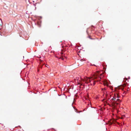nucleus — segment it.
Returning a JSON list of instances; mask_svg holds the SVG:
<instances>
[{
    "instance_id": "obj_1",
    "label": "nucleus",
    "mask_w": 131,
    "mask_h": 131,
    "mask_svg": "<svg viewBox=\"0 0 131 131\" xmlns=\"http://www.w3.org/2000/svg\"><path fill=\"white\" fill-rule=\"evenodd\" d=\"M121 96L118 91L113 93L111 96L109 102L111 105L114 108H116L120 104L121 102L119 99Z\"/></svg>"
},
{
    "instance_id": "obj_2",
    "label": "nucleus",
    "mask_w": 131,
    "mask_h": 131,
    "mask_svg": "<svg viewBox=\"0 0 131 131\" xmlns=\"http://www.w3.org/2000/svg\"><path fill=\"white\" fill-rule=\"evenodd\" d=\"M97 81H101L103 82H105V80L104 79L102 78L101 77H100L98 80H94V79H92L91 80L90 79H89L88 83H90L91 85H94L96 82Z\"/></svg>"
},
{
    "instance_id": "obj_3",
    "label": "nucleus",
    "mask_w": 131,
    "mask_h": 131,
    "mask_svg": "<svg viewBox=\"0 0 131 131\" xmlns=\"http://www.w3.org/2000/svg\"><path fill=\"white\" fill-rule=\"evenodd\" d=\"M43 64H40L37 68V71L38 72H40V69H41L43 67Z\"/></svg>"
},
{
    "instance_id": "obj_4",
    "label": "nucleus",
    "mask_w": 131,
    "mask_h": 131,
    "mask_svg": "<svg viewBox=\"0 0 131 131\" xmlns=\"http://www.w3.org/2000/svg\"><path fill=\"white\" fill-rule=\"evenodd\" d=\"M60 59H61L62 60H64V58L62 56V57H60Z\"/></svg>"
},
{
    "instance_id": "obj_5",
    "label": "nucleus",
    "mask_w": 131,
    "mask_h": 131,
    "mask_svg": "<svg viewBox=\"0 0 131 131\" xmlns=\"http://www.w3.org/2000/svg\"><path fill=\"white\" fill-rule=\"evenodd\" d=\"M37 3H36L35 4L33 3V5L35 6L36 7V4Z\"/></svg>"
},
{
    "instance_id": "obj_6",
    "label": "nucleus",
    "mask_w": 131,
    "mask_h": 131,
    "mask_svg": "<svg viewBox=\"0 0 131 131\" xmlns=\"http://www.w3.org/2000/svg\"><path fill=\"white\" fill-rule=\"evenodd\" d=\"M89 38L90 39H93L91 37H90V36H89Z\"/></svg>"
},
{
    "instance_id": "obj_7",
    "label": "nucleus",
    "mask_w": 131,
    "mask_h": 131,
    "mask_svg": "<svg viewBox=\"0 0 131 131\" xmlns=\"http://www.w3.org/2000/svg\"><path fill=\"white\" fill-rule=\"evenodd\" d=\"M47 66H49V65H48L47 64L45 65V66L46 67H47Z\"/></svg>"
},
{
    "instance_id": "obj_8",
    "label": "nucleus",
    "mask_w": 131,
    "mask_h": 131,
    "mask_svg": "<svg viewBox=\"0 0 131 131\" xmlns=\"http://www.w3.org/2000/svg\"><path fill=\"white\" fill-rule=\"evenodd\" d=\"M58 95L59 96H61V95H60V94H58Z\"/></svg>"
},
{
    "instance_id": "obj_9",
    "label": "nucleus",
    "mask_w": 131,
    "mask_h": 131,
    "mask_svg": "<svg viewBox=\"0 0 131 131\" xmlns=\"http://www.w3.org/2000/svg\"><path fill=\"white\" fill-rule=\"evenodd\" d=\"M76 112H77V113H80V112H77V111H76Z\"/></svg>"
},
{
    "instance_id": "obj_10",
    "label": "nucleus",
    "mask_w": 131,
    "mask_h": 131,
    "mask_svg": "<svg viewBox=\"0 0 131 131\" xmlns=\"http://www.w3.org/2000/svg\"><path fill=\"white\" fill-rule=\"evenodd\" d=\"M86 32L88 34V33L87 30H86Z\"/></svg>"
},
{
    "instance_id": "obj_11",
    "label": "nucleus",
    "mask_w": 131,
    "mask_h": 131,
    "mask_svg": "<svg viewBox=\"0 0 131 131\" xmlns=\"http://www.w3.org/2000/svg\"><path fill=\"white\" fill-rule=\"evenodd\" d=\"M32 2H33V3H34L35 2V1H32Z\"/></svg>"
},
{
    "instance_id": "obj_12",
    "label": "nucleus",
    "mask_w": 131,
    "mask_h": 131,
    "mask_svg": "<svg viewBox=\"0 0 131 131\" xmlns=\"http://www.w3.org/2000/svg\"><path fill=\"white\" fill-rule=\"evenodd\" d=\"M93 66H96V65H95L94 64H93Z\"/></svg>"
},
{
    "instance_id": "obj_13",
    "label": "nucleus",
    "mask_w": 131,
    "mask_h": 131,
    "mask_svg": "<svg viewBox=\"0 0 131 131\" xmlns=\"http://www.w3.org/2000/svg\"><path fill=\"white\" fill-rule=\"evenodd\" d=\"M66 98H67V96H66Z\"/></svg>"
},
{
    "instance_id": "obj_14",
    "label": "nucleus",
    "mask_w": 131,
    "mask_h": 131,
    "mask_svg": "<svg viewBox=\"0 0 131 131\" xmlns=\"http://www.w3.org/2000/svg\"><path fill=\"white\" fill-rule=\"evenodd\" d=\"M19 127L20 128L21 127V126H19Z\"/></svg>"
},
{
    "instance_id": "obj_15",
    "label": "nucleus",
    "mask_w": 131,
    "mask_h": 131,
    "mask_svg": "<svg viewBox=\"0 0 131 131\" xmlns=\"http://www.w3.org/2000/svg\"><path fill=\"white\" fill-rule=\"evenodd\" d=\"M63 95H64L66 96L64 94H63Z\"/></svg>"
},
{
    "instance_id": "obj_16",
    "label": "nucleus",
    "mask_w": 131,
    "mask_h": 131,
    "mask_svg": "<svg viewBox=\"0 0 131 131\" xmlns=\"http://www.w3.org/2000/svg\"><path fill=\"white\" fill-rule=\"evenodd\" d=\"M35 9H36V7H35Z\"/></svg>"
},
{
    "instance_id": "obj_17",
    "label": "nucleus",
    "mask_w": 131,
    "mask_h": 131,
    "mask_svg": "<svg viewBox=\"0 0 131 131\" xmlns=\"http://www.w3.org/2000/svg\"><path fill=\"white\" fill-rule=\"evenodd\" d=\"M48 66H47V67L48 68H49V67H48Z\"/></svg>"
},
{
    "instance_id": "obj_18",
    "label": "nucleus",
    "mask_w": 131,
    "mask_h": 131,
    "mask_svg": "<svg viewBox=\"0 0 131 131\" xmlns=\"http://www.w3.org/2000/svg\"><path fill=\"white\" fill-rule=\"evenodd\" d=\"M129 79H130V77H129Z\"/></svg>"
},
{
    "instance_id": "obj_19",
    "label": "nucleus",
    "mask_w": 131,
    "mask_h": 131,
    "mask_svg": "<svg viewBox=\"0 0 131 131\" xmlns=\"http://www.w3.org/2000/svg\"><path fill=\"white\" fill-rule=\"evenodd\" d=\"M31 3H30V4H31Z\"/></svg>"
}]
</instances>
